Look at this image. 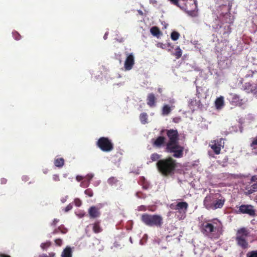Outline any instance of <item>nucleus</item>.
I'll list each match as a JSON object with an SVG mask.
<instances>
[{"label":"nucleus","mask_w":257,"mask_h":257,"mask_svg":"<svg viewBox=\"0 0 257 257\" xmlns=\"http://www.w3.org/2000/svg\"><path fill=\"white\" fill-rule=\"evenodd\" d=\"M88 213L90 218H95L99 217L100 213L98 209L95 206L90 207L88 210Z\"/></svg>","instance_id":"2eb2a0df"},{"label":"nucleus","mask_w":257,"mask_h":257,"mask_svg":"<svg viewBox=\"0 0 257 257\" xmlns=\"http://www.w3.org/2000/svg\"><path fill=\"white\" fill-rule=\"evenodd\" d=\"M156 98L153 93H149L148 95L147 100V104L150 107H153L155 105Z\"/></svg>","instance_id":"dca6fc26"},{"label":"nucleus","mask_w":257,"mask_h":257,"mask_svg":"<svg viewBox=\"0 0 257 257\" xmlns=\"http://www.w3.org/2000/svg\"><path fill=\"white\" fill-rule=\"evenodd\" d=\"M67 231L68 230L66 228H65L63 225H61L58 228H55L52 232V234H56L59 233V232L62 234H65L67 232Z\"/></svg>","instance_id":"aec40b11"},{"label":"nucleus","mask_w":257,"mask_h":257,"mask_svg":"<svg viewBox=\"0 0 257 257\" xmlns=\"http://www.w3.org/2000/svg\"><path fill=\"white\" fill-rule=\"evenodd\" d=\"M92 225V230L94 233H98L102 231V229L100 226V222L99 221L95 222Z\"/></svg>","instance_id":"412c9836"},{"label":"nucleus","mask_w":257,"mask_h":257,"mask_svg":"<svg viewBox=\"0 0 257 257\" xmlns=\"http://www.w3.org/2000/svg\"><path fill=\"white\" fill-rule=\"evenodd\" d=\"M175 52L173 55L176 57L177 59H179L182 55V51L179 46H177L175 49Z\"/></svg>","instance_id":"a878e982"},{"label":"nucleus","mask_w":257,"mask_h":257,"mask_svg":"<svg viewBox=\"0 0 257 257\" xmlns=\"http://www.w3.org/2000/svg\"><path fill=\"white\" fill-rule=\"evenodd\" d=\"M249 235V230L245 227H241L238 229L236 232V237H240L241 238L246 239Z\"/></svg>","instance_id":"ddd939ff"},{"label":"nucleus","mask_w":257,"mask_h":257,"mask_svg":"<svg viewBox=\"0 0 257 257\" xmlns=\"http://www.w3.org/2000/svg\"><path fill=\"white\" fill-rule=\"evenodd\" d=\"M233 19H232L231 20H229V21H226V22L228 23H232L233 22Z\"/></svg>","instance_id":"8fccbe9b"},{"label":"nucleus","mask_w":257,"mask_h":257,"mask_svg":"<svg viewBox=\"0 0 257 257\" xmlns=\"http://www.w3.org/2000/svg\"><path fill=\"white\" fill-rule=\"evenodd\" d=\"M225 202V198L220 193L210 194L203 201L204 207L208 210L222 208Z\"/></svg>","instance_id":"20e7f679"},{"label":"nucleus","mask_w":257,"mask_h":257,"mask_svg":"<svg viewBox=\"0 0 257 257\" xmlns=\"http://www.w3.org/2000/svg\"><path fill=\"white\" fill-rule=\"evenodd\" d=\"M54 163L55 166L58 168H61L64 165V160L62 158H56Z\"/></svg>","instance_id":"4be33fe9"},{"label":"nucleus","mask_w":257,"mask_h":257,"mask_svg":"<svg viewBox=\"0 0 257 257\" xmlns=\"http://www.w3.org/2000/svg\"><path fill=\"white\" fill-rule=\"evenodd\" d=\"M174 107V106L171 107L168 104L164 105L162 109V114L165 116L169 115L172 111V108Z\"/></svg>","instance_id":"6ab92c4d"},{"label":"nucleus","mask_w":257,"mask_h":257,"mask_svg":"<svg viewBox=\"0 0 257 257\" xmlns=\"http://www.w3.org/2000/svg\"><path fill=\"white\" fill-rule=\"evenodd\" d=\"M142 221L149 226L161 227L163 223V217L159 215L145 213L141 216Z\"/></svg>","instance_id":"39448f33"},{"label":"nucleus","mask_w":257,"mask_h":257,"mask_svg":"<svg viewBox=\"0 0 257 257\" xmlns=\"http://www.w3.org/2000/svg\"><path fill=\"white\" fill-rule=\"evenodd\" d=\"M53 180L54 181H60L59 176L58 174H54L53 176Z\"/></svg>","instance_id":"e433bc0d"},{"label":"nucleus","mask_w":257,"mask_h":257,"mask_svg":"<svg viewBox=\"0 0 257 257\" xmlns=\"http://www.w3.org/2000/svg\"><path fill=\"white\" fill-rule=\"evenodd\" d=\"M216 3L220 6L228 5L229 9L230 10L231 7V4L230 3V0H216Z\"/></svg>","instance_id":"b1692460"},{"label":"nucleus","mask_w":257,"mask_h":257,"mask_svg":"<svg viewBox=\"0 0 257 257\" xmlns=\"http://www.w3.org/2000/svg\"><path fill=\"white\" fill-rule=\"evenodd\" d=\"M140 119L142 124L148 123V114L146 112H143L140 115Z\"/></svg>","instance_id":"393cba45"},{"label":"nucleus","mask_w":257,"mask_h":257,"mask_svg":"<svg viewBox=\"0 0 257 257\" xmlns=\"http://www.w3.org/2000/svg\"><path fill=\"white\" fill-rule=\"evenodd\" d=\"M244 191L246 195H250L257 191V175L251 177L249 184L244 187Z\"/></svg>","instance_id":"0eeeda50"},{"label":"nucleus","mask_w":257,"mask_h":257,"mask_svg":"<svg viewBox=\"0 0 257 257\" xmlns=\"http://www.w3.org/2000/svg\"><path fill=\"white\" fill-rule=\"evenodd\" d=\"M61 257H72V249L70 246H67L62 252Z\"/></svg>","instance_id":"a211bd4d"},{"label":"nucleus","mask_w":257,"mask_h":257,"mask_svg":"<svg viewBox=\"0 0 257 257\" xmlns=\"http://www.w3.org/2000/svg\"><path fill=\"white\" fill-rule=\"evenodd\" d=\"M51 245V242L50 241H47L46 242L42 243L40 245V247L43 250H45L49 247Z\"/></svg>","instance_id":"c756f323"},{"label":"nucleus","mask_w":257,"mask_h":257,"mask_svg":"<svg viewBox=\"0 0 257 257\" xmlns=\"http://www.w3.org/2000/svg\"><path fill=\"white\" fill-rule=\"evenodd\" d=\"M237 244L242 249H246L248 247V243L246 239L241 238L240 237H235Z\"/></svg>","instance_id":"4468645a"},{"label":"nucleus","mask_w":257,"mask_h":257,"mask_svg":"<svg viewBox=\"0 0 257 257\" xmlns=\"http://www.w3.org/2000/svg\"><path fill=\"white\" fill-rule=\"evenodd\" d=\"M59 220L58 219H56V218L54 219L51 223V225L52 226H56V225L59 222Z\"/></svg>","instance_id":"a19ab883"},{"label":"nucleus","mask_w":257,"mask_h":257,"mask_svg":"<svg viewBox=\"0 0 257 257\" xmlns=\"http://www.w3.org/2000/svg\"><path fill=\"white\" fill-rule=\"evenodd\" d=\"M157 47L161 48L162 49H165L166 47V44H164L162 43H158L157 44Z\"/></svg>","instance_id":"ea45409f"},{"label":"nucleus","mask_w":257,"mask_h":257,"mask_svg":"<svg viewBox=\"0 0 257 257\" xmlns=\"http://www.w3.org/2000/svg\"><path fill=\"white\" fill-rule=\"evenodd\" d=\"M93 177V175L92 174H88L86 176V179L88 180V181L91 180L92 179Z\"/></svg>","instance_id":"79ce46f5"},{"label":"nucleus","mask_w":257,"mask_h":257,"mask_svg":"<svg viewBox=\"0 0 257 257\" xmlns=\"http://www.w3.org/2000/svg\"><path fill=\"white\" fill-rule=\"evenodd\" d=\"M151 33L154 36H156L158 37L161 34V32L158 27L156 26H154L152 27L150 29Z\"/></svg>","instance_id":"5701e85b"},{"label":"nucleus","mask_w":257,"mask_h":257,"mask_svg":"<svg viewBox=\"0 0 257 257\" xmlns=\"http://www.w3.org/2000/svg\"><path fill=\"white\" fill-rule=\"evenodd\" d=\"M55 243L56 245L58 246H61L62 244V240L60 238L56 239L55 240Z\"/></svg>","instance_id":"c9c22d12"},{"label":"nucleus","mask_w":257,"mask_h":257,"mask_svg":"<svg viewBox=\"0 0 257 257\" xmlns=\"http://www.w3.org/2000/svg\"><path fill=\"white\" fill-rule=\"evenodd\" d=\"M97 146L103 152H109L113 149V144L108 138L101 137L97 143Z\"/></svg>","instance_id":"423d86ee"},{"label":"nucleus","mask_w":257,"mask_h":257,"mask_svg":"<svg viewBox=\"0 0 257 257\" xmlns=\"http://www.w3.org/2000/svg\"><path fill=\"white\" fill-rule=\"evenodd\" d=\"M76 180L78 181V182L82 180L83 179H84V177L82 176H79V175H78L76 176Z\"/></svg>","instance_id":"37998d69"},{"label":"nucleus","mask_w":257,"mask_h":257,"mask_svg":"<svg viewBox=\"0 0 257 257\" xmlns=\"http://www.w3.org/2000/svg\"><path fill=\"white\" fill-rule=\"evenodd\" d=\"M167 45V46H168V47H170V48H173V46H172L171 45V43H168Z\"/></svg>","instance_id":"de8ad7c7"},{"label":"nucleus","mask_w":257,"mask_h":257,"mask_svg":"<svg viewBox=\"0 0 257 257\" xmlns=\"http://www.w3.org/2000/svg\"><path fill=\"white\" fill-rule=\"evenodd\" d=\"M180 37V34L176 32V31H173L172 32L171 34V38L173 41H176Z\"/></svg>","instance_id":"c85d7f7f"},{"label":"nucleus","mask_w":257,"mask_h":257,"mask_svg":"<svg viewBox=\"0 0 257 257\" xmlns=\"http://www.w3.org/2000/svg\"><path fill=\"white\" fill-rule=\"evenodd\" d=\"M193 7L195 9L196 8V5L195 3V2H193Z\"/></svg>","instance_id":"3c124183"},{"label":"nucleus","mask_w":257,"mask_h":257,"mask_svg":"<svg viewBox=\"0 0 257 257\" xmlns=\"http://www.w3.org/2000/svg\"><path fill=\"white\" fill-rule=\"evenodd\" d=\"M237 213L246 214L250 216L254 217L256 215V210L254 206L250 204H242L237 211Z\"/></svg>","instance_id":"6e6552de"},{"label":"nucleus","mask_w":257,"mask_h":257,"mask_svg":"<svg viewBox=\"0 0 257 257\" xmlns=\"http://www.w3.org/2000/svg\"><path fill=\"white\" fill-rule=\"evenodd\" d=\"M127 57L124 61V67L125 70H131L135 64V57L133 53L127 54Z\"/></svg>","instance_id":"9b49d317"},{"label":"nucleus","mask_w":257,"mask_h":257,"mask_svg":"<svg viewBox=\"0 0 257 257\" xmlns=\"http://www.w3.org/2000/svg\"><path fill=\"white\" fill-rule=\"evenodd\" d=\"M172 4L179 7V0H169Z\"/></svg>","instance_id":"58836bf2"},{"label":"nucleus","mask_w":257,"mask_h":257,"mask_svg":"<svg viewBox=\"0 0 257 257\" xmlns=\"http://www.w3.org/2000/svg\"><path fill=\"white\" fill-rule=\"evenodd\" d=\"M39 257H49V256L46 254H43L42 255H40Z\"/></svg>","instance_id":"09e8293b"},{"label":"nucleus","mask_w":257,"mask_h":257,"mask_svg":"<svg viewBox=\"0 0 257 257\" xmlns=\"http://www.w3.org/2000/svg\"><path fill=\"white\" fill-rule=\"evenodd\" d=\"M170 207L172 209L178 210L180 212L183 211L184 212H186L188 207V204L186 202H179L176 204H171Z\"/></svg>","instance_id":"f8f14e48"},{"label":"nucleus","mask_w":257,"mask_h":257,"mask_svg":"<svg viewBox=\"0 0 257 257\" xmlns=\"http://www.w3.org/2000/svg\"><path fill=\"white\" fill-rule=\"evenodd\" d=\"M139 12L140 14H143V13L141 11H139Z\"/></svg>","instance_id":"864d4df0"},{"label":"nucleus","mask_w":257,"mask_h":257,"mask_svg":"<svg viewBox=\"0 0 257 257\" xmlns=\"http://www.w3.org/2000/svg\"><path fill=\"white\" fill-rule=\"evenodd\" d=\"M13 36L16 40H19L21 38L20 34L16 31L13 32Z\"/></svg>","instance_id":"72a5a7b5"},{"label":"nucleus","mask_w":257,"mask_h":257,"mask_svg":"<svg viewBox=\"0 0 257 257\" xmlns=\"http://www.w3.org/2000/svg\"><path fill=\"white\" fill-rule=\"evenodd\" d=\"M117 182V179L114 177L109 178L107 181L108 183L111 185L116 184Z\"/></svg>","instance_id":"7c9ffc66"},{"label":"nucleus","mask_w":257,"mask_h":257,"mask_svg":"<svg viewBox=\"0 0 257 257\" xmlns=\"http://www.w3.org/2000/svg\"><path fill=\"white\" fill-rule=\"evenodd\" d=\"M161 155L158 154L157 153H154L151 155L150 158L151 160H152V162H154L160 160V159L161 158Z\"/></svg>","instance_id":"cd10ccee"},{"label":"nucleus","mask_w":257,"mask_h":257,"mask_svg":"<svg viewBox=\"0 0 257 257\" xmlns=\"http://www.w3.org/2000/svg\"><path fill=\"white\" fill-rule=\"evenodd\" d=\"M0 257H11L10 255L4 253H0Z\"/></svg>","instance_id":"a18cd8bd"},{"label":"nucleus","mask_w":257,"mask_h":257,"mask_svg":"<svg viewBox=\"0 0 257 257\" xmlns=\"http://www.w3.org/2000/svg\"><path fill=\"white\" fill-rule=\"evenodd\" d=\"M230 15H231L230 13L226 14L225 16H229V17H231Z\"/></svg>","instance_id":"603ef678"},{"label":"nucleus","mask_w":257,"mask_h":257,"mask_svg":"<svg viewBox=\"0 0 257 257\" xmlns=\"http://www.w3.org/2000/svg\"><path fill=\"white\" fill-rule=\"evenodd\" d=\"M150 4L155 5L157 4V1L156 0H150Z\"/></svg>","instance_id":"49530a36"},{"label":"nucleus","mask_w":257,"mask_h":257,"mask_svg":"<svg viewBox=\"0 0 257 257\" xmlns=\"http://www.w3.org/2000/svg\"><path fill=\"white\" fill-rule=\"evenodd\" d=\"M160 136H158L156 138H154L151 140V144L152 146L157 149H160L164 146L166 147V144L167 143V142H166V138L164 136L166 134L164 133L163 135H161L160 134Z\"/></svg>","instance_id":"9d476101"},{"label":"nucleus","mask_w":257,"mask_h":257,"mask_svg":"<svg viewBox=\"0 0 257 257\" xmlns=\"http://www.w3.org/2000/svg\"><path fill=\"white\" fill-rule=\"evenodd\" d=\"M84 193L86 195L90 197H92L93 195V192L92 190L90 188L85 190Z\"/></svg>","instance_id":"473e14b6"},{"label":"nucleus","mask_w":257,"mask_h":257,"mask_svg":"<svg viewBox=\"0 0 257 257\" xmlns=\"http://www.w3.org/2000/svg\"><path fill=\"white\" fill-rule=\"evenodd\" d=\"M246 257H257V250H253L248 252Z\"/></svg>","instance_id":"2f4dec72"},{"label":"nucleus","mask_w":257,"mask_h":257,"mask_svg":"<svg viewBox=\"0 0 257 257\" xmlns=\"http://www.w3.org/2000/svg\"><path fill=\"white\" fill-rule=\"evenodd\" d=\"M74 203L76 206L80 207L81 205L82 202L79 199L76 198L74 200Z\"/></svg>","instance_id":"f704fd0d"},{"label":"nucleus","mask_w":257,"mask_h":257,"mask_svg":"<svg viewBox=\"0 0 257 257\" xmlns=\"http://www.w3.org/2000/svg\"><path fill=\"white\" fill-rule=\"evenodd\" d=\"M250 146L254 151V152L257 154V136L253 139Z\"/></svg>","instance_id":"bb28decb"},{"label":"nucleus","mask_w":257,"mask_h":257,"mask_svg":"<svg viewBox=\"0 0 257 257\" xmlns=\"http://www.w3.org/2000/svg\"><path fill=\"white\" fill-rule=\"evenodd\" d=\"M7 180L4 178H3L1 179V182L2 184H5L7 183Z\"/></svg>","instance_id":"c03bdc74"},{"label":"nucleus","mask_w":257,"mask_h":257,"mask_svg":"<svg viewBox=\"0 0 257 257\" xmlns=\"http://www.w3.org/2000/svg\"><path fill=\"white\" fill-rule=\"evenodd\" d=\"M156 166L162 175L169 176L174 174L177 167V163L172 157H169L158 161Z\"/></svg>","instance_id":"7ed1b4c3"},{"label":"nucleus","mask_w":257,"mask_h":257,"mask_svg":"<svg viewBox=\"0 0 257 257\" xmlns=\"http://www.w3.org/2000/svg\"><path fill=\"white\" fill-rule=\"evenodd\" d=\"M166 134L168 141L166 144L165 151L172 154L175 158H181L183 157L185 147L179 143V134L177 130L163 129L160 131V134Z\"/></svg>","instance_id":"f257e3e1"},{"label":"nucleus","mask_w":257,"mask_h":257,"mask_svg":"<svg viewBox=\"0 0 257 257\" xmlns=\"http://www.w3.org/2000/svg\"><path fill=\"white\" fill-rule=\"evenodd\" d=\"M72 208V205L71 204H68L64 209L65 212H68L69 210H71Z\"/></svg>","instance_id":"4c0bfd02"},{"label":"nucleus","mask_w":257,"mask_h":257,"mask_svg":"<svg viewBox=\"0 0 257 257\" xmlns=\"http://www.w3.org/2000/svg\"><path fill=\"white\" fill-rule=\"evenodd\" d=\"M224 105V97L220 96L217 97L215 101V106L217 109H221Z\"/></svg>","instance_id":"f3484780"},{"label":"nucleus","mask_w":257,"mask_h":257,"mask_svg":"<svg viewBox=\"0 0 257 257\" xmlns=\"http://www.w3.org/2000/svg\"><path fill=\"white\" fill-rule=\"evenodd\" d=\"M224 139L220 138L211 141L209 147L213 150L214 153L218 155L220 153L221 148L224 147Z\"/></svg>","instance_id":"1a4fd4ad"},{"label":"nucleus","mask_w":257,"mask_h":257,"mask_svg":"<svg viewBox=\"0 0 257 257\" xmlns=\"http://www.w3.org/2000/svg\"><path fill=\"white\" fill-rule=\"evenodd\" d=\"M201 231L211 239H218L223 233V225L218 219H214L212 223H203L201 225Z\"/></svg>","instance_id":"f03ea898"}]
</instances>
